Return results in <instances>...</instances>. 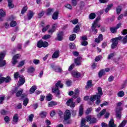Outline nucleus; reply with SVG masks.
<instances>
[{
    "label": "nucleus",
    "mask_w": 127,
    "mask_h": 127,
    "mask_svg": "<svg viewBox=\"0 0 127 127\" xmlns=\"http://www.w3.org/2000/svg\"><path fill=\"white\" fill-rule=\"evenodd\" d=\"M56 86H54L52 88V93H54L56 95V97L60 99L61 96H60V90H59V88L61 89L63 88V84L61 83V81L59 80L57 83L55 84Z\"/></svg>",
    "instance_id": "f257e3e1"
},
{
    "label": "nucleus",
    "mask_w": 127,
    "mask_h": 127,
    "mask_svg": "<svg viewBox=\"0 0 127 127\" xmlns=\"http://www.w3.org/2000/svg\"><path fill=\"white\" fill-rule=\"evenodd\" d=\"M124 103V101L119 102L117 103V107L116 108V118L117 119H121L122 118V111H123V107H121Z\"/></svg>",
    "instance_id": "f03ea898"
},
{
    "label": "nucleus",
    "mask_w": 127,
    "mask_h": 127,
    "mask_svg": "<svg viewBox=\"0 0 127 127\" xmlns=\"http://www.w3.org/2000/svg\"><path fill=\"white\" fill-rule=\"evenodd\" d=\"M123 39V37L122 36H120L118 37H116L115 38H112L111 40V42H112V44L111 45L112 49H115V48H117V46L119 44V40H122Z\"/></svg>",
    "instance_id": "7ed1b4c3"
},
{
    "label": "nucleus",
    "mask_w": 127,
    "mask_h": 127,
    "mask_svg": "<svg viewBox=\"0 0 127 127\" xmlns=\"http://www.w3.org/2000/svg\"><path fill=\"white\" fill-rule=\"evenodd\" d=\"M6 55V52L3 51L0 53V67H4L6 65V61L3 60Z\"/></svg>",
    "instance_id": "20e7f679"
},
{
    "label": "nucleus",
    "mask_w": 127,
    "mask_h": 127,
    "mask_svg": "<svg viewBox=\"0 0 127 127\" xmlns=\"http://www.w3.org/2000/svg\"><path fill=\"white\" fill-rule=\"evenodd\" d=\"M49 45L48 42L46 41L43 42L42 40H40L37 43V47L38 48H42V47L46 48V47H48Z\"/></svg>",
    "instance_id": "39448f33"
},
{
    "label": "nucleus",
    "mask_w": 127,
    "mask_h": 127,
    "mask_svg": "<svg viewBox=\"0 0 127 127\" xmlns=\"http://www.w3.org/2000/svg\"><path fill=\"white\" fill-rule=\"evenodd\" d=\"M86 121L90 122V124H96L97 123V119L92 117L91 115H88L86 117Z\"/></svg>",
    "instance_id": "423d86ee"
},
{
    "label": "nucleus",
    "mask_w": 127,
    "mask_h": 127,
    "mask_svg": "<svg viewBox=\"0 0 127 127\" xmlns=\"http://www.w3.org/2000/svg\"><path fill=\"white\" fill-rule=\"evenodd\" d=\"M73 101L74 99H73V98L68 99L66 102L67 106H68V107H70V108H74L75 106H76V103L73 102Z\"/></svg>",
    "instance_id": "0eeeda50"
},
{
    "label": "nucleus",
    "mask_w": 127,
    "mask_h": 127,
    "mask_svg": "<svg viewBox=\"0 0 127 127\" xmlns=\"http://www.w3.org/2000/svg\"><path fill=\"white\" fill-rule=\"evenodd\" d=\"M98 93L96 94L94 96L95 97H97L98 99H101L102 96H103V90L102 89V87H99L97 88Z\"/></svg>",
    "instance_id": "6e6552de"
},
{
    "label": "nucleus",
    "mask_w": 127,
    "mask_h": 127,
    "mask_svg": "<svg viewBox=\"0 0 127 127\" xmlns=\"http://www.w3.org/2000/svg\"><path fill=\"white\" fill-rule=\"evenodd\" d=\"M101 98H98L97 96H91V97L90 98V101L91 102H95V101L96 100V104L97 105H100V103H101Z\"/></svg>",
    "instance_id": "1a4fd4ad"
},
{
    "label": "nucleus",
    "mask_w": 127,
    "mask_h": 127,
    "mask_svg": "<svg viewBox=\"0 0 127 127\" xmlns=\"http://www.w3.org/2000/svg\"><path fill=\"white\" fill-rule=\"evenodd\" d=\"M11 80V79H10V77L9 76H7L6 78L2 77L0 78V84H2L3 82L8 83V82H10Z\"/></svg>",
    "instance_id": "9d476101"
},
{
    "label": "nucleus",
    "mask_w": 127,
    "mask_h": 127,
    "mask_svg": "<svg viewBox=\"0 0 127 127\" xmlns=\"http://www.w3.org/2000/svg\"><path fill=\"white\" fill-rule=\"evenodd\" d=\"M20 57V54H16L15 56L13 57L12 60V64L13 65H15L16 63H17V60L18 58Z\"/></svg>",
    "instance_id": "9b49d317"
},
{
    "label": "nucleus",
    "mask_w": 127,
    "mask_h": 127,
    "mask_svg": "<svg viewBox=\"0 0 127 127\" xmlns=\"http://www.w3.org/2000/svg\"><path fill=\"white\" fill-rule=\"evenodd\" d=\"M25 83V78L23 76H19V80L18 82V86H21Z\"/></svg>",
    "instance_id": "f8f14e48"
},
{
    "label": "nucleus",
    "mask_w": 127,
    "mask_h": 127,
    "mask_svg": "<svg viewBox=\"0 0 127 127\" xmlns=\"http://www.w3.org/2000/svg\"><path fill=\"white\" fill-rule=\"evenodd\" d=\"M94 86V84H93V81L92 80H89L86 83V85L85 86L86 90H89L90 88H92V87Z\"/></svg>",
    "instance_id": "ddd939ff"
},
{
    "label": "nucleus",
    "mask_w": 127,
    "mask_h": 127,
    "mask_svg": "<svg viewBox=\"0 0 127 127\" xmlns=\"http://www.w3.org/2000/svg\"><path fill=\"white\" fill-rule=\"evenodd\" d=\"M56 40H58L59 41H62L63 40V32H59L57 34V38L55 39Z\"/></svg>",
    "instance_id": "4468645a"
},
{
    "label": "nucleus",
    "mask_w": 127,
    "mask_h": 127,
    "mask_svg": "<svg viewBox=\"0 0 127 127\" xmlns=\"http://www.w3.org/2000/svg\"><path fill=\"white\" fill-rule=\"evenodd\" d=\"M71 75L74 78H80L81 77V73L77 71L72 70L71 71Z\"/></svg>",
    "instance_id": "2eb2a0df"
},
{
    "label": "nucleus",
    "mask_w": 127,
    "mask_h": 127,
    "mask_svg": "<svg viewBox=\"0 0 127 127\" xmlns=\"http://www.w3.org/2000/svg\"><path fill=\"white\" fill-rule=\"evenodd\" d=\"M23 92V90L22 89H20L19 91H17V88H15L14 90V93L16 94V97H20Z\"/></svg>",
    "instance_id": "dca6fc26"
},
{
    "label": "nucleus",
    "mask_w": 127,
    "mask_h": 127,
    "mask_svg": "<svg viewBox=\"0 0 127 127\" xmlns=\"http://www.w3.org/2000/svg\"><path fill=\"white\" fill-rule=\"evenodd\" d=\"M71 118V113L69 110H66L65 112V115L64 116V120H69Z\"/></svg>",
    "instance_id": "f3484780"
},
{
    "label": "nucleus",
    "mask_w": 127,
    "mask_h": 127,
    "mask_svg": "<svg viewBox=\"0 0 127 127\" xmlns=\"http://www.w3.org/2000/svg\"><path fill=\"white\" fill-rule=\"evenodd\" d=\"M81 60H82V57H78L75 60H74V63L76 66H80L81 65Z\"/></svg>",
    "instance_id": "a211bd4d"
},
{
    "label": "nucleus",
    "mask_w": 127,
    "mask_h": 127,
    "mask_svg": "<svg viewBox=\"0 0 127 127\" xmlns=\"http://www.w3.org/2000/svg\"><path fill=\"white\" fill-rule=\"evenodd\" d=\"M96 43H100L101 41H103V34H100L98 38H96L95 40Z\"/></svg>",
    "instance_id": "6ab92c4d"
},
{
    "label": "nucleus",
    "mask_w": 127,
    "mask_h": 127,
    "mask_svg": "<svg viewBox=\"0 0 127 127\" xmlns=\"http://www.w3.org/2000/svg\"><path fill=\"white\" fill-rule=\"evenodd\" d=\"M109 127H117V125L115 124V121L113 119H111L108 124Z\"/></svg>",
    "instance_id": "aec40b11"
},
{
    "label": "nucleus",
    "mask_w": 127,
    "mask_h": 127,
    "mask_svg": "<svg viewBox=\"0 0 127 127\" xmlns=\"http://www.w3.org/2000/svg\"><path fill=\"white\" fill-rule=\"evenodd\" d=\"M34 15V12L33 11L30 10L29 11V13L27 14V17L28 20H30L32 17H33V16Z\"/></svg>",
    "instance_id": "412c9836"
},
{
    "label": "nucleus",
    "mask_w": 127,
    "mask_h": 127,
    "mask_svg": "<svg viewBox=\"0 0 127 127\" xmlns=\"http://www.w3.org/2000/svg\"><path fill=\"white\" fill-rule=\"evenodd\" d=\"M106 75V72H105V69H101L98 73V76L99 78H102L103 76H105Z\"/></svg>",
    "instance_id": "4be33fe9"
},
{
    "label": "nucleus",
    "mask_w": 127,
    "mask_h": 127,
    "mask_svg": "<svg viewBox=\"0 0 127 127\" xmlns=\"http://www.w3.org/2000/svg\"><path fill=\"white\" fill-rule=\"evenodd\" d=\"M13 124L14 125L15 123H17L18 122V115L17 114H15L13 117Z\"/></svg>",
    "instance_id": "5701e85b"
},
{
    "label": "nucleus",
    "mask_w": 127,
    "mask_h": 127,
    "mask_svg": "<svg viewBox=\"0 0 127 127\" xmlns=\"http://www.w3.org/2000/svg\"><path fill=\"white\" fill-rule=\"evenodd\" d=\"M59 14V13L58 11L55 12L52 16V18L54 19V20H56V19H58V15Z\"/></svg>",
    "instance_id": "b1692460"
},
{
    "label": "nucleus",
    "mask_w": 127,
    "mask_h": 127,
    "mask_svg": "<svg viewBox=\"0 0 127 127\" xmlns=\"http://www.w3.org/2000/svg\"><path fill=\"white\" fill-rule=\"evenodd\" d=\"M79 114L80 117H82V116H83V114H84V108H83L82 105H80L79 106Z\"/></svg>",
    "instance_id": "393cba45"
},
{
    "label": "nucleus",
    "mask_w": 127,
    "mask_h": 127,
    "mask_svg": "<svg viewBox=\"0 0 127 127\" xmlns=\"http://www.w3.org/2000/svg\"><path fill=\"white\" fill-rule=\"evenodd\" d=\"M80 127H88V126L86 125V120L85 119H82L81 121Z\"/></svg>",
    "instance_id": "a878e982"
},
{
    "label": "nucleus",
    "mask_w": 127,
    "mask_h": 127,
    "mask_svg": "<svg viewBox=\"0 0 127 127\" xmlns=\"http://www.w3.org/2000/svg\"><path fill=\"white\" fill-rule=\"evenodd\" d=\"M59 57V51H56L53 54L52 58H58Z\"/></svg>",
    "instance_id": "bb28decb"
},
{
    "label": "nucleus",
    "mask_w": 127,
    "mask_h": 127,
    "mask_svg": "<svg viewBox=\"0 0 127 127\" xmlns=\"http://www.w3.org/2000/svg\"><path fill=\"white\" fill-rule=\"evenodd\" d=\"M57 27V24H55L53 25L52 29L49 30V33H53L55 31V29Z\"/></svg>",
    "instance_id": "cd10ccee"
},
{
    "label": "nucleus",
    "mask_w": 127,
    "mask_h": 127,
    "mask_svg": "<svg viewBox=\"0 0 127 127\" xmlns=\"http://www.w3.org/2000/svg\"><path fill=\"white\" fill-rule=\"evenodd\" d=\"M89 19H95V18H96V13L94 12L91 13L89 15Z\"/></svg>",
    "instance_id": "c85d7f7f"
},
{
    "label": "nucleus",
    "mask_w": 127,
    "mask_h": 127,
    "mask_svg": "<svg viewBox=\"0 0 127 127\" xmlns=\"http://www.w3.org/2000/svg\"><path fill=\"white\" fill-rule=\"evenodd\" d=\"M35 71V68L33 66H30L28 68V73H33Z\"/></svg>",
    "instance_id": "c756f323"
},
{
    "label": "nucleus",
    "mask_w": 127,
    "mask_h": 127,
    "mask_svg": "<svg viewBox=\"0 0 127 127\" xmlns=\"http://www.w3.org/2000/svg\"><path fill=\"white\" fill-rule=\"evenodd\" d=\"M36 86L34 85L30 89V94H33L34 92H35V90H36Z\"/></svg>",
    "instance_id": "7c9ffc66"
},
{
    "label": "nucleus",
    "mask_w": 127,
    "mask_h": 127,
    "mask_svg": "<svg viewBox=\"0 0 127 127\" xmlns=\"http://www.w3.org/2000/svg\"><path fill=\"white\" fill-rule=\"evenodd\" d=\"M56 105H57L56 103H55L54 101H52L49 102L48 106L49 108H50L51 107H54V106H56Z\"/></svg>",
    "instance_id": "2f4dec72"
},
{
    "label": "nucleus",
    "mask_w": 127,
    "mask_h": 127,
    "mask_svg": "<svg viewBox=\"0 0 127 127\" xmlns=\"http://www.w3.org/2000/svg\"><path fill=\"white\" fill-rule=\"evenodd\" d=\"M6 15V14L5 13V11H3L2 9H0V16L1 17H4Z\"/></svg>",
    "instance_id": "473e14b6"
},
{
    "label": "nucleus",
    "mask_w": 127,
    "mask_h": 127,
    "mask_svg": "<svg viewBox=\"0 0 127 127\" xmlns=\"http://www.w3.org/2000/svg\"><path fill=\"white\" fill-rule=\"evenodd\" d=\"M47 115V113L45 111H42L40 114V116L41 118H45Z\"/></svg>",
    "instance_id": "72a5a7b5"
},
{
    "label": "nucleus",
    "mask_w": 127,
    "mask_h": 127,
    "mask_svg": "<svg viewBox=\"0 0 127 127\" xmlns=\"http://www.w3.org/2000/svg\"><path fill=\"white\" fill-rule=\"evenodd\" d=\"M76 38V34H72L69 36V39L70 41H73Z\"/></svg>",
    "instance_id": "f704fd0d"
},
{
    "label": "nucleus",
    "mask_w": 127,
    "mask_h": 127,
    "mask_svg": "<svg viewBox=\"0 0 127 127\" xmlns=\"http://www.w3.org/2000/svg\"><path fill=\"white\" fill-rule=\"evenodd\" d=\"M79 95V89H76L74 90V96H73V98L76 99L77 98V96Z\"/></svg>",
    "instance_id": "c9c22d12"
},
{
    "label": "nucleus",
    "mask_w": 127,
    "mask_h": 127,
    "mask_svg": "<svg viewBox=\"0 0 127 127\" xmlns=\"http://www.w3.org/2000/svg\"><path fill=\"white\" fill-rule=\"evenodd\" d=\"M27 10V7L26 6H24L21 10V14H24V13L26 12Z\"/></svg>",
    "instance_id": "e433bc0d"
},
{
    "label": "nucleus",
    "mask_w": 127,
    "mask_h": 127,
    "mask_svg": "<svg viewBox=\"0 0 127 127\" xmlns=\"http://www.w3.org/2000/svg\"><path fill=\"white\" fill-rule=\"evenodd\" d=\"M116 11L117 14H120L122 11V6H118V7L116 8Z\"/></svg>",
    "instance_id": "4c0bfd02"
},
{
    "label": "nucleus",
    "mask_w": 127,
    "mask_h": 127,
    "mask_svg": "<svg viewBox=\"0 0 127 127\" xmlns=\"http://www.w3.org/2000/svg\"><path fill=\"white\" fill-rule=\"evenodd\" d=\"M71 3L72 6H76L78 2H77V0H71Z\"/></svg>",
    "instance_id": "58836bf2"
},
{
    "label": "nucleus",
    "mask_w": 127,
    "mask_h": 127,
    "mask_svg": "<svg viewBox=\"0 0 127 127\" xmlns=\"http://www.w3.org/2000/svg\"><path fill=\"white\" fill-rule=\"evenodd\" d=\"M84 7H85V2L84 1H80V5H79V7L80 9H83V8H84Z\"/></svg>",
    "instance_id": "ea45409f"
},
{
    "label": "nucleus",
    "mask_w": 127,
    "mask_h": 127,
    "mask_svg": "<svg viewBox=\"0 0 127 127\" xmlns=\"http://www.w3.org/2000/svg\"><path fill=\"white\" fill-rule=\"evenodd\" d=\"M22 76V75L19 76V73H18V72H16L14 74V79H15V80H16L17 79H18L19 77H21Z\"/></svg>",
    "instance_id": "a19ab883"
},
{
    "label": "nucleus",
    "mask_w": 127,
    "mask_h": 127,
    "mask_svg": "<svg viewBox=\"0 0 127 127\" xmlns=\"http://www.w3.org/2000/svg\"><path fill=\"white\" fill-rule=\"evenodd\" d=\"M117 30H118V29L115 27H112L110 28V31L112 33H116V32H117Z\"/></svg>",
    "instance_id": "79ce46f5"
},
{
    "label": "nucleus",
    "mask_w": 127,
    "mask_h": 127,
    "mask_svg": "<svg viewBox=\"0 0 127 127\" xmlns=\"http://www.w3.org/2000/svg\"><path fill=\"white\" fill-rule=\"evenodd\" d=\"M97 26V22H94V23H93L92 24L91 28H92V30H95V29H96Z\"/></svg>",
    "instance_id": "37998d69"
},
{
    "label": "nucleus",
    "mask_w": 127,
    "mask_h": 127,
    "mask_svg": "<svg viewBox=\"0 0 127 127\" xmlns=\"http://www.w3.org/2000/svg\"><path fill=\"white\" fill-rule=\"evenodd\" d=\"M54 71H55V72H58L60 73L62 72V69H61V68H60L59 66H56Z\"/></svg>",
    "instance_id": "c03bdc74"
},
{
    "label": "nucleus",
    "mask_w": 127,
    "mask_h": 127,
    "mask_svg": "<svg viewBox=\"0 0 127 127\" xmlns=\"http://www.w3.org/2000/svg\"><path fill=\"white\" fill-rule=\"evenodd\" d=\"M118 97H124L125 96V92L123 91H119L118 93Z\"/></svg>",
    "instance_id": "a18cd8bd"
},
{
    "label": "nucleus",
    "mask_w": 127,
    "mask_h": 127,
    "mask_svg": "<svg viewBox=\"0 0 127 127\" xmlns=\"http://www.w3.org/2000/svg\"><path fill=\"white\" fill-rule=\"evenodd\" d=\"M28 98H26L24 100L23 104L25 106V107H26V106H27V104H28Z\"/></svg>",
    "instance_id": "49530a36"
},
{
    "label": "nucleus",
    "mask_w": 127,
    "mask_h": 127,
    "mask_svg": "<svg viewBox=\"0 0 127 127\" xmlns=\"http://www.w3.org/2000/svg\"><path fill=\"white\" fill-rule=\"evenodd\" d=\"M51 38V36L50 35H45L42 37V39H44V40H46L47 39H49V38Z\"/></svg>",
    "instance_id": "de8ad7c7"
},
{
    "label": "nucleus",
    "mask_w": 127,
    "mask_h": 127,
    "mask_svg": "<svg viewBox=\"0 0 127 127\" xmlns=\"http://www.w3.org/2000/svg\"><path fill=\"white\" fill-rule=\"evenodd\" d=\"M102 58V56L99 55L95 58V61H96V62H99V61H100V60H101Z\"/></svg>",
    "instance_id": "09e8293b"
},
{
    "label": "nucleus",
    "mask_w": 127,
    "mask_h": 127,
    "mask_svg": "<svg viewBox=\"0 0 127 127\" xmlns=\"http://www.w3.org/2000/svg\"><path fill=\"white\" fill-rule=\"evenodd\" d=\"M122 42L123 43V44H127V35L123 37V39H122Z\"/></svg>",
    "instance_id": "8fccbe9b"
},
{
    "label": "nucleus",
    "mask_w": 127,
    "mask_h": 127,
    "mask_svg": "<svg viewBox=\"0 0 127 127\" xmlns=\"http://www.w3.org/2000/svg\"><path fill=\"white\" fill-rule=\"evenodd\" d=\"M127 124V120H124L122 123L119 125L118 127H124Z\"/></svg>",
    "instance_id": "3c124183"
},
{
    "label": "nucleus",
    "mask_w": 127,
    "mask_h": 127,
    "mask_svg": "<svg viewBox=\"0 0 127 127\" xmlns=\"http://www.w3.org/2000/svg\"><path fill=\"white\" fill-rule=\"evenodd\" d=\"M46 100L47 101H48V102L51 101L52 100V95L49 94L48 96H47Z\"/></svg>",
    "instance_id": "603ef678"
},
{
    "label": "nucleus",
    "mask_w": 127,
    "mask_h": 127,
    "mask_svg": "<svg viewBox=\"0 0 127 127\" xmlns=\"http://www.w3.org/2000/svg\"><path fill=\"white\" fill-rule=\"evenodd\" d=\"M71 123H72V121L71 120H64V125H70Z\"/></svg>",
    "instance_id": "864d4df0"
},
{
    "label": "nucleus",
    "mask_w": 127,
    "mask_h": 127,
    "mask_svg": "<svg viewBox=\"0 0 127 127\" xmlns=\"http://www.w3.org/2000/svg\"><path fill=\"white\" fill-rule=\"evenodd\" d=\"M16 22L15 21H12L10 22V26L11 27H14V26H16Z\"/></svg>",
    "instance_id": "5fc2aeb1"
},
{
    "label": "nucleus",
    "mask_w": 127,
    "mask_h": 127,
    "mask_svg": "<svg viewBox=\"0 0 127 127\" xmlns=\"http://www.w3.org/2000/svg\"><path fill=\"white\" fill-rule=\"evenodd\" d=\"M53 9H51V8H49L47 10L46 14L47 15H50V14H51V12H53Z\"/></svg>",
    "instance_id": "6e6d98bb"
},
{
    "label": "nucleus",
    "mask_w": 127,
    "mask_h": 127,
    "mask_svg": "<svg viewBox=\"0 0 127 127\" xmlns=\"http://www.w3.org/2000/svg\"><path fill=\"white\" fill-rule=\"evenodd\" d=\"M50 26L49 25H48L44 27L42 30V32H45V31H47V30L49 28Z\"/></svg>",
    "instance_id": "4d7b16f0"
},
{
    "label": "nucleus",
    "mask_w": 127,
    "mask_h": 127,
    "mask_svg": "<svg viewBox=\"0 0 127 127\" xmlns=\"http://www.w3.org/2000/svg\"><path fill=\"white\" fill-rule=\"evenodd\" d=\"M33 63L35 65H38L40 63V61L39 60L34 59L33 60Z\"/></svg>",
    "instance_id": "13d9d810"
},
{
    "label": "nucleus",
    "mask_w": 127,
    "mask_h": 127,
    "mask_svg": "<svg viewBox=\"0 0 127 127\" xmlns=\"http://www.w3.org/2000/svg\"><path fill=\"white\" fill-rule=\"evenodd\" d=\"M92 111H93V109H92V108H88L86 111L85 114L86 115H89V114H91V112H92Z\"/></svg>",
    "instance_id": "bf43d9fd"
},
{
    "label": "nucleus",
    "mask_w": 127,
    "mask_h": 127,
    "mask_svg": "<svg viewBox=\"0 0 127 127\" xmlns=\"http://www.w3.org/2000/svg\"><path fill=\"white\" fill-rule=\"evenodd\" d=\"M79 29H80V26L78 25H77L74 27L73 31L74 32H78Z\"/></svg>",
    "instance_id": "052dcab7"
},
{
    "label": "nucleus",
    "mask_w": 127,
    "mask_h": 127,
    "mask_svg": "<svg viewBox=\"0 0 127 127\" xmlns=\"http://www.w3.org/2000/svg\"><path fill=\"white\" fill-rule=\"evenodd\" d=\"M1 115H5L7 114V111H5L4 109H2L0 112Z\"/></svg>",
    "instance_id": "680f3d73"
},
{
    "label": "nucleus",
    "mask_w": 127,
    "mask_h": 127,
    "mask_svg": "<svg viewBox=\"0 0 127 127\" xmlns=\"http://www.w3.org/2000/svg\"><path fill=\"white\" fill-rule=\"evenodd\" d=\"M70 49H75V44L70 43L69 45Z\"/></svg>",
    "instance_id": "e2e57ef3"
},
{
    "label": "nucleus",
    "mask_w": 127,
    "mask_h": 127,
    "mask_svg": "<svg viewBox=\"0 0 127 127\" xmlns=\"http://www.w3.org/2000/svg\"><path fill=\"white\" fill-rule=\"evenodd\" d=\"M71 84H72V80H68L66 81V85H67V87H70Z\"/></svg>",
    "instance_id": "0e129e2a"
},
{
    "label": "nucleus",
    "mask_w": 127,
    "mask_h": 127,
    "mask_svg": "<svg viewBox=\"0 0 127 127\" xmlns=\"http://www.w3.org/2000/svg\"><path fill=\"white\" fill-rule=\"evenodd\" d=\"M24 65V61H21L19 64L17 65V67L19 68L20 67H22V66H23Z\"/></svg>",
    "instance_id": "69168bd1"
},
{
    "label": "nucleus",
    "mask_w": 127,
    "mask_h": 127,
    "mask_svg": "<svg viewBox=\"0 0 127 127\" xmlns=\"http://www.w3.org/2000/svg\"><path fill=\"white\" fill-rule=\"evenodd\" d=\"M5 99V95H3L2 97H0V104H1L2 103L3 101H4V99Z\"/></svg>",
    "instance_id": "338daca9"
},
{
    "label": "nucleus",
    "mask_w": 127,
    "mask_h": 127,
    "mask_svg": "<svg viewBox=\"0 0 127 127\" xmlns=\"http://www.w3.org/2000/svg\"><path fill=\"white\" fill-rule=\"evenodd\" d=\"M34 117V116L33 115V114H30L29 116V121L30 122H32V120H33V117Z\"/></svg>",
    "instance_id": "774afa93"
}]
</instances>
